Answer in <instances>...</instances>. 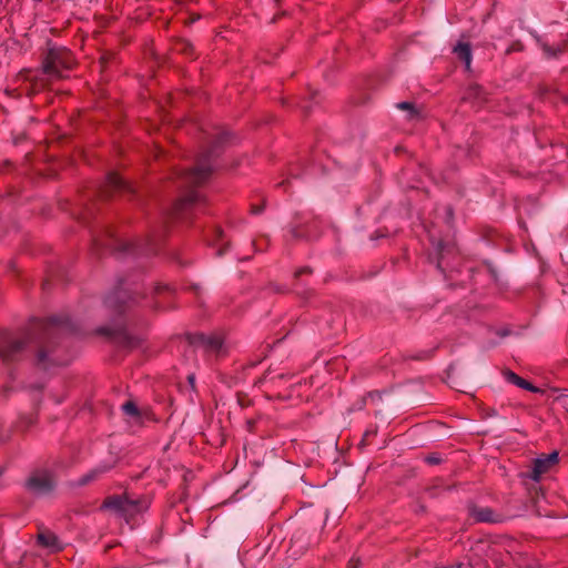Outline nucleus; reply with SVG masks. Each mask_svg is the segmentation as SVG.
Listing matches in <instances>:
<instances>
[{
    "label": "nucleus",
    "mask_w": 568,
    "mask_h": 568,
    "mask_svg": "<svg viewBox=\"0 0 568 568\" xmlns=\"http://www.w3.org/2000/svg\"><path fill=\"white\" fill-rule=\"evenodd\" d=\"M215 234H216V242H220V241H222V240H223V236H224V235H223V231H222V230L216 229V230H215Z\"/></svg>",
    "instance_id": "nucleus-20"
},
{
    "label": "nucleus",
    "mask_w": 568,
    "mask_h": 568,
    "mask_svg": "<svg viewBox=\"0 0 568 568\" xmlns=\"http://www.w3.org/2000/svg\"><path fill=\"white\" fill-rule=\"evenodd\" d=\"M559 462V454L557 450L551 452L548 455H541L534 459L532 468L526 476L531 480L538 483L542 475L548 473Z\"/></svg>",
    "instance_id": "nucleus-6"
},
{
    "label": "nucleus",
    "mask_w": 568,
    "mask_h": 568,
    "mask_svg": "<svg viewBox=\"0 0 568 568\" xmlns=\"http://www.w3.org/2000/svg\"><path fill=\"white\" fill-rule=\"evenodd\" d=\"M189 381H190L191 384H193L194 383V376L193 375L189 376Z\"/></svg>",
    "instance_id": "nucleus-22"
},
{
    "label": "nucleus",
    "mask_w": 568,
    "mask_h": 568,
    "mask_svg": "<svg viewBox=\"0 0 568 568\" xmlns=\"http://www.w3.org/2000/svg\"><path fill=\"white\" fill-rule=\"evenodd\" d=\"M454 52L462 61H464L466 69L469 70L471 64L470 45L468 43L459 42L454 48Z\"/></svg>",
    "instance_id": "nucleus-10"
},
{
    "label": "nucleus",
    "mask_w": 568,
    "mask_h": 568,
    "mask_svg": "<svg viewBox=\"0 0 568 568\" xmlns=\"http://www.w3.org/2000/svg\"><path fill=\"white\" fill-rule=\"evenodd\" d=\"M426 460H427L429 464H438L440 459H439V457H437V456H428V457L426 458Z\"/></svg>",
    "instance_id": "nucleus-19"
},
{
    "label": "nucleus",
    "mask_w": 568,
    "mask_h": 568,
    "mask_svg": "<svg viewBox=\"0 0 568 568\" xmlns=\"http://www.w3.org/2000/svg\"><path fill=\"white\" fill-rule=\"evenodd\" d=\"M54 485L52 474L47 470L33 473L26 484L28 490L36 495H44L51 491Z\"/></svg>",
    "instance_id": "nucleus-5"
},
{
    "label": "nucleus",
    "mask_w": 568,
    "mask_h": 568,
    "mask_svg": "<svg viewBox=\"0 0 568 568\" xmlns=\"http://www.w3.org/2000/svg\"><path fill=\"white\" fill-rule=\"evenodd\" d=\"M99 471L98 470H92L90 471L89 474H87L81 480H80V484L84 485V484H88L89 481H91L92 479H94L97 476H98Z\"/></svg>",
    "instance_id": "nucleus-16"
},
{
    "label": "nucleus",
    "mask_w": 568,
    "mask_h": 568,
    "mask_svg": "<svg viewBox=\"0 0 568 568\" xmlns=\"http://www.w3.org/2000/svg\"><path fill=\"white\" fill-rule=\"evenodd\" d=\"M210 153H203L199 158V162L195 168L183 173V182L187 185H200L207 180L212 172V166L207 163Z\"/></svg>",
    "instance_id": "nucleus-4"
},
{
    "label": "nucleus",
    "mask_w": 568,
    "mask_h": 568,
    "mask_svg": "<svg viewBox=\"0 0 568 568\" xmlns=\"http://www.w3.org/2000/svg\"><path fill=\"white\" fill-rule=\"evenodd\" d=\"M106 184L111 189H114V190H129L130 189V185L126 181H124L122 179L121 175H119L118 173H109L108 178H106Z\"/></svg>",
    "instance_id": "nucleus-11"
},
{
    "label": "nucleus",
    "mask_w": 568,
    "mask_h": 568,
    "mask_svg": "<svg viewBox=\"0 0 568 568\" xmlns=\"http://www.w3.org/2000/svg\"><path fill=\"white\" fill-rule=\"evenodd\" d=\"M74 64V58L65 48H50L42 63V77L24 71L23 77L32 82L34 91L44 88L49 81L64 78V72Z\"/></svg>",
    "instance_id": "nucleus-1"
},
{
    "label": "nucleus",
    "mask_w": 568,
    "mask_h": 568,
    "mask_svg": "<svg viewBox=\"0 0 568 568\" xmlns=\"http://www.w3.org/2000/svg\"><path fill=\"white\" fill-rule=\"evenodd\" d=\"M39 326L42 328L43 334L37 338L29 336L18 339L3 337L0 342V357L6 362L13 361L27 345L32 343L38 347L37 362L39 365L47 367L48 364L55 363L47 354L51 345L52 326L44 323H39Z\"/></svg>",
    "instance_id": "nucleus-2"
},
{
    "label": "nucleus",
    "mask_w": 568,
    "mask_h": 568,
    "mask_svg": "<svg viewBox=\"0 0 568 568\" xmlns=\"http://www.w3.org/2000/svg\"><path fill=\"white\" fill-rule=\"evenodd\" d=\"M505 377L509 383H511L523 389L529 390L531 393H541L542 392L539 387L534 386L531 383L521 378L514 372H510V371L506 372Z\"/></svg>",
    "instance_id": "nucleus-8"
},
{
    "label": "nucleus",
    "mask_w": 568,
    "mask_h": 568,
    "mask_svg": "<svg viewBox=\"0 0 568 568\" xmlns=\"http://www.w3.org/2000/svg\"><path fill=\"white\" fill-rule=\"evenodd\" d=\"M464 99L470 100L475 106H479L484 101H486L484 89L480 85H470L467 89Z\"/></svg>",
    "instance_id": "nucleus-9"
},
{
    "label": "nucleus",
    "mask_w": 568,
    "mask_h": 568,
    "mask_svg": "<svg viewBox=\"0 0 568 568\" xmlns=\"http://www.w3.org/2000/svg\"><path fill=\"white\" fill-rule=\"evenodd\" d=\"M223 252H224V251H223L222 248H220V250L217 251V254H219V255H222V254H223Z\"/></svg>",
    "instance_id": "nucleus-23"
},
{
    "label": "nucleus",
    "mask_w": 568,
    "mask_h": 568,
    "mask_svg": "<svg viewBox=\"0 0 568 568\" xmlns=\"http://www.w3.org/2000/svg\"><path fill=\"white\" fill-rule=\"evenodd\" d=\"M201 196L196 191L187 192L183 197H181L174 205V214L180 216L186 211L189 207L194 205L200 201Z\"/></svg>",
    "instance_id": "nucleus-7"
},
{
    "label": "nucleus",
    "mask_w": 568,
    "mask_h": 568,
    "mask_svg": "<svg viewBox=\"0 0 568 568\" xmlns=\"http://www.w3.org/2000/svg\"><path fill=\"white\" fill-rule=\"evenodd\" d=\"M145 500L131 499L126 495L108 497L102 508L113 511L116 516L122 517L129 523L135 515L148 508Z\"/></svg>",
    "instance_id": "nucleus-3"
},
{
    "label": "nucleus",
    "mask_w": 568,
    "mask_h": 568,
    "mask_svg": "<svg viewBox=\"0 0 568 568\" xmlns=\"http://www.w3.org/2000/svg\"><path fill=\"white\" fill-rule=\"evenodd\" d=\"M2 2V0H0V3Z\"/></svg>",
    "instance_id": "nucleus-25"
},
{
    "label": "nucleus",
    "mask_w": 568,
    "mask_h": 568,
    "mask_svg": "<svg viewBox=\"0 0 568 568\" xmlns=\"http://www.w3.org/2000/svg\"><path fill=\"white\" fill-rule=\"evenodd\" d=\"M473 516L477 521L489 523L494 521L493 511L489 508L474 509Z\"/></svg>",
    "instance_id": "nucleus-13"
},
{
    "label": "nucleus",
    "mask_w": 568,
    "mask_h": 568,
    "mask_svg": "<svg viewBox=\"0 0 568 568\" xmlns=\"http://www.w3.org/2000/svg\"><path fill=\"white\" fill-rule=\"evenodd\" d=\"M122 408L125 412V414H128V415H132V416L138 415V408H136L135 404L132 402H126L125 404H123Z\"/></svg>",
    "instance_id": "nucleus-14"
},
{
    "label": "nucleus",
    "mask_w": 568,
    "mask_h": 568,
    "mask_svg": "<svg viewBox=\"0 0 568 568\" xmlns=\"http://www.w3.org/2000/svg\"><path fill=\"white\" fill-rule=\"evenodd\" d=\"M399 109L403 110H412L413 105L409 102H400L397 104Z\"/></svg>",
    "instance_id": "nucleus-17"
},
{
    "label": "nucleus",
    "mask_w": 568,
    "mask_h": 568,
    "mask_svg": "<svg viewBox=\"0 0 568 568\" xmlns=\"http://www.w3.org/2000/svg\"><path fill=\"white\" fill-rule=\"evenodd\" d=\"M306 271H307L306 268H302V271H300L297 274L304 273Z\"/></svg>",
    "instance_id": "nucleus-24"
},
{
    "label": "nucleus",
    "mask_w": 568,
    "mask_h": 568,
    "mask_svg": "<svg viewBox=\"0 0 568 568\" xmlns=\"http://www.w3.org/2000/svg\"><path fill=\"white\" fill-rule=\"evenodd\" d=\"M359 559H356V558H352L349 559L348 561V567L349 568H357V566L359 565Z\"/></svg>",
    "instance_id": "nucleus-18"
},
{
    "label": "nucleus",
    "mask_w": 568,
    "mask_h": 568,
    "mask_svg": "<svg viewBox=\"0 0 568 568\" xmlns=\"http://www.w3.org/2000/svg\"><path fill=\"white\" fill-rule=\"evenodd\" d=\"M106 303H108L109 305H113V298H112L111 296H110V297H108Z\"/></svg>",
    "instance_id": "nucleus-21"
},
{
    "label": "nucleus",
    "mask_w": 568,
    "mask_h": 568,
    "mask_svg": "<svg viewBox=\"0 0 568 568\" xmlns=\"http://www.w3.org/2000/svg\"><path fill=\"white\" fill-rule=\"evenodd\" d=\"M38 541L43 547L50 548L52 550H58L60 546L58 545L57 536L52 532H41L38 535Z\"/></svg>",
    "instance_id": "nucleus-12"
},
{
    "label": "nucleus",
    "mask_w": 568,
    "mask_h": 568,
    "mask_svg": "<svg viewBox=\"0 0 568 568\" xmlns=\"http://www.w3.org/2000/svg\"><path fill=\"white\" fill-rule=\"evenodd\" d=\"M207 343H209V346L214 349V351H217L221 348L222 346V341L219 338V337H210L207 339Z\"/></svg>",
    "instance_id": "nucleus-15"
}]
</instances>
